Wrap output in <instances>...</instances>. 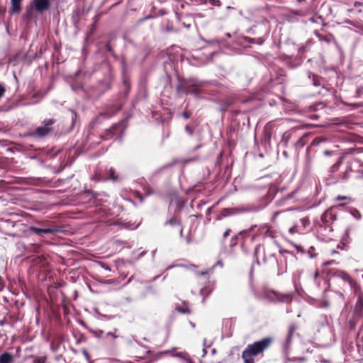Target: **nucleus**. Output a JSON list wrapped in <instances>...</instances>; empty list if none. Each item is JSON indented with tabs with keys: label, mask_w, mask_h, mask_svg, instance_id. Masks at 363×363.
<instances>
[{
	"label": "nucleus",
	"mask_w": 363,
	"mask_h": 363,
	"mask_svg": "<svg viewBox=\"0 0 363 363\" xmlns=\"http://www.w3.org/2000/svg\"><path fill=\"white\" fill-rule=\"evenodd\" d=\"M272 338L265 337L262 340L248 345L242 353V358L245 363H255L253 356L258 355L267 350L271 345Z\"/></svg>",
	"instance_id": "obj_1"
},
{
	"label": "nucleus",
	"mask_w": 363,
	"mask_h": 363,
	"mask_svg": "<svg viewBox=\"0 0 363 363\" xmlns=\"http://www.w3.org/2000/svg\"><path fill=\"white\" fill-rule=\"evenodd\" d=\"M55 123V120L50 118L45 119L42 123V125L38 127L35 131L30 133L31 136L42 138L47 135L50 131L52 130V125Z\"/></svg>",
	"instance_id": "obj_2"
},
{
	"label": "nucleus",
	"mask_w": 363,
	"mask_h": 363,
	"mask_svg": "<svg viewBox=\"0 0 363 363\" xmlns=\"http://www.w3.org/2000/svg\"><path fill=\"white\" fill-rule=\"evenodd\" d=\"M31 6L35 11L40 13L49 10L50 7V0H33Z\"/></svg>",
	"instance_id": "obj_3"
},
{
	"label": "nucleus",
	"mask_w": 363,
	"mask_h": 363,
	"mask_svg": "<svg viewBox=\"0 0 363 363\" xmlns=\"http://www.w3.org/2000/svg\"><path fill=\"white\" fill-rule=\"evenodd\" d=\"M29 231L37 235L43 236L44 234H50L59 232L60 229L57 227L40 228L35 226H30L29 228Z\"/></svg>",
	"instance_id": "obj_4"
},
{
	"label": "nucleus",
	"mask_w": 363,
	"mask_h": 363,
	"mask_svg": "<svg viewBox=\"0 0 363 363\" xmlns=\"http://www.w3.org/2000/svg\"><path fill=\"white\" fill-rule=\"evenodd\" d=\"M333 276L340 278L344 281L349 283L350 285L352 283V280L350 275L343 271H335L333 272Z\"/></svg>",
	"instance_id": "obj_5"
},
{
	"label": "nucleus",
	"mask_w": 363,
	"mask_h": 363,
	"mask_svg": "<svg viewBox=\"0 0 363 363\" xmlns=\"http://www.w3.org/2000/svg\"><path fill=\"white\" fill-rule=\"evenodd\" d=\"M296 326L294 324L291 325L289 328V333L286 340V343L284 345V350H287L289 345L291 342V338L293 335L294 334L295 331L296 330Z\"/></svg>",
	"instance_id": "obj_6"
},
{
	"label": "nucleus",
	"mask_w": 363,
	"mask_h": 363,
	"mask_svg": "<svg viewBox=\"0 0 363 363\" xmlns=\"http://www.w3.org/2000/svg\"><path fill=\"white\" fill-rule=\"evenodd\" d=\"M23 0H11V6L10 12L12 13H18L21 10V2Z\"/></svg>",
	"instance_id": "obj_7"
},
{
	"label": "nucleus",
	"mask_w": 363,
	"mask_h": 363,
	"mask_svg": "<svg viewBox=\"0 0 363 363\" xmlns=\"http://www.w3.org/2000/svg\"><path fill=\"white\" fill-rule=\"evenodd\" d=\"M14 357L9 352H4L0 355V363H13Z\"/></svg>",
	"instance_id": "obj_8"
},
{
	"label": "nucleus",
	"mask_w": 363,
	"mask_h": 363,
	"mask_svg": "<svg viewBox=\"0 0 363 363\" xmlns=\"http://www.w3.org/2000/svg\"><path fill=\"white\" fill-rule=\"evenodd\" d=\"M108 174L109 176L104 178V181H106V180H112L113 182L120 181V177H118V175H117L116 174L115 169L111 167L108 170Z\"/></svg>",
	"instance_id": "obj_9"
},
{
	"label": "nucleus",
	"mask_w": 363,
	"mask_h": 363,
	"mask_svg": "<svg viewBox=\"0 0 363 363\" xmlns=\"http://www.w3.org/2000/svg\"><path fill=\"white\" fill-rule=\"evenodd\" d=\"M278 301L284 303H290L292 300L290 294H276Z\"/></svg>",
	"instance_id": "obj_10"
},
{
	"label": "nucleus",
	"mask_w": 363,
	"mask_h": 363,
	"mask_svg": "<svg viewBox=\"0 0 363 363\" xmlns=\"http://www.w3.org/2000/svg\"><path fill=\"white\" fill-rule=\"evenodd\" d=\"M33 363H45L46 361V357L45 356H33Z\"/></svg>",
	"instance_id": "obj_11"
},
{
	"label": "nucleus",
	"mask_w": 363,
	"mask_h": 363,
	"mask_svg": "<svg viewBox=\"0 0 363 363\" xmlns=\"http://www.w3.org/2000/svg\"><path fill=\"white\" fill-rule=\"evenodd\" d=\"M340 164H341V162L339 161L337 162H336L335 164H334L331 168H330V172L333 173V172H337L338 169H339V167L340 166Z\"/></svg>",
	"instance_id": "obj_12"
},
{
	"label": "nucleus",
	"mask_w": 363,
	"mask_h": 363,
	"mask_svg": "<svg viewBox=\"0 0 363 363\" xmlns=\"http://www.w3.org/2000/svg\"><path fill=\"white\" fill-rule=\"evenodd\" d=\"M285 211H276L274 214H273V216L272 218V222L273 223H275L277 219L278 218L279 216L284 213Z\"/></svg>",
	"instance_id": "obj_13"
},
{
	"label": "nucleus",
	"mask_w": 363,
	"mask_h": 363,
	"mask_svg": "<svg viewBox=\"0 0 363 363\" xmlns=\"http://www.w3.org/2000/svg\"><path fill=\"white\" fill-rule=\"evenodd\" d=\"M211 5L212 6H220L221 3L219 0H210L209 1Z\"/></svg>",
	"instance_id": "obj_14"
},
{
	"label": "nucleus",
	"mask_w": 363,
	"mask_h": 363,
	"mask_svg": "<svg viewBox=\"0 0 363 363\" xmlns=\"http://www.w3.org/2000/svg\"><path fill=\"white\" fill-rule=\"evenodd\" d=\"M324 140H325V139H320V138H316L313 140L312 144L314 145H318L321 142H323Z\"/></svg>",
	"instance_id": "obj_15"
},
{
	"label": "nucleus",
	"mask_w": 363,
	"mask_h": 363,
	"mask_svg": "<svg viewBox=\"0 0 363 363\" xmlns=\"http://www.w3.org/2000/svg\"><path fill=\"white\" fill-rule=\"evenodd\" d=\"M178 311L182 313H184V314H189L190 313V311L187 308H177Z\"/></svg>",
	"instance_id": "obj_16"
},
{
	"label": "nucleus",
	"mask_w": 363,
	"mask_h": 363,
	"mask_svg": "<svg viewBox=\"0 0 363 363\" xmlns=\"http://www.w3.org/2000/svg\"><path fill=\"white\" fill-rule=\"evenodd\" d=\"M113 128L112 129L108 130L106 131V135L104 136V138L105 139H108L109 138V135H112L113 134Z\"/></svg>",
	"instance_id": "obj_17"
},
{
	"label": "nucleus",
	"mask_w": 363,
	"mask_h": 363,
	"mask_svg": "<svg viewBox=\"0 0 363 363\" xmlns=\"http://www.w3.org/2000/svg\"><path fill=\"white\" fill-rule=\"evenodd\" d=\"M185 130L189 133V135H191L193 134V130L188 125H186Z\"/></svg>",
	"instance_id": "obj_18"
},
{
	"label": "nucleus",
	"mask_w": 363,
	"mask_h": 363,
	"mask_svg": "<svg viewBox=\"0 0 363 363\" xmlns=\"http://www.w3.org/2000/svg\"><path fill=\"white\" fill-rule=\"evenodd\" d=\"M5 92V89L2 84H0V98L3 96Z\"/></svg>",
	"instance_id": "obj_19"
},
{
	"label": "nucleus",
	"mask_w": 363,
	"mask_h": 363,
	"mask_svg": "<svg viewBox=\"0 0 363 363\" xmlns=\"http://www.w3.org/2000/svg\"><path fill=\"white\" fill-rule=\"evenodd\" d=\"M182 116H183V117H184V118L188 119V118H190L191 114H190V113H187V112H186V111H184V112H183V113H182Z\"/></svg>",
	"instance_id": "obj_20"
},
{
	"label": "nucleus",
	"mask_w": 363,
	"mask_h": 363,
	"mask_svg": "<svg viewBox=\"0 0 363 363\" xmlns=\"http://www.w3.org/2000/svg\"><path fill=\"white\" fill-rule=\"evenodd\" d=\"M230 230L227 229L225 233H223V238L225 239L230 234Z\"/></svg>",
	"instance_id": "obj_21"
},
{
	"label": "nucleus",
	"mask_w": 363,
	"mask_h": 363,
	"mask_svg": "<svg viewBox=\"0 0 363 363\" xmlns=\"http://www.w3.org/2000/svg\"><path fill=\"white\" fill-rule=\"evenodd\" d=\"M350 170H351V169H350V168H349V169H348V170H347V171L345 172V173L344 174V175H343V177H342V179H347L348 178V172H349V171H350Z\"/></svg>",
	"instance_id": "obj_22"
},
{
	"label": "nucleus",
	"mask_w": 363,
	"mask_h": 363,
	"mask_svg": "<svg viewBox=\"0 0 363 363\" xmlns=\"http://www.w3.org/2000/svg\"><path fill=\"white\" fill-rule=\"evenodd\" d=\"M313 279L314 280H316L317 278L319 277V272L318 271H315L314 273H313Z\"/></svg>",
	"instance_id": "obj_23"
},
{
	"label": "nucleus",
	"mask_w": 363,
	"mask_h": 363,
	"mask_svg": "<svg viewBox=\"0 0 363 363\" xmlns=\"http://www.w3.org/2000/svg\"><path fill=\"white\" fill-rule=\"evenodd\" d=\"M347 198L346 196H338L337 198H336V200H345V199H347Z\"/></svg>",
	"instance_id": "obj_24"
},
{
	"label": "nucleus",
	"mask_w": 363,
	"mask_h": 363,
	"mask_svg": "<svg viewBox=\"0 0 363 363\" xmlns=\"http://www.w3.org/2000/svg\"><path fill=\"white\" fill-rule=\"evenodd\" d=\"M228 211H229V209H227V208L223 209V216H228V215H229Z\"/></svg>",
	"instance_id": "obj_25"
},
{
	"label": "nucleus",
	"mask_w": 363,
	"mask_h": 363,
	"mask_svg": "<svg viewBox=\"0 0 363 363\" xmlns=\"http://www.w3.org/2000/svg\"><path fill=\"white\" fill-rule=\"evenodd\" d=\"M295 232H296V228H295L294 227L291 228L289 229V233H290L291 234H294Z\"/></svg>",
	"instance_id": "obj_26"
},
{
	"label": "nucleus",
	"mask_w": 363,
	"mask_h": 363,
	"mask_svg": "<svg viewBox=\"0 0 363 363\" xmlns=\"http://www.w3.org/2000/svg\"><path fill=\"white\" fill-rule=\"evenodd\" d=\"M107 336H111V337H112L113 338H116V337H117L116 335H114L113 333H107Z\"/></svg>",
	"instance_id": "obj_27"
},
{
	"label": "nucleus",
	"mask_w": 363,
	"mask_h": 363,
	"mask_svg": "<svg viewBox=\"0 0 363 363\" xmlns=\"http://www.w3.org/2000/svg\"><path fill=\"white\" fill-rule=\"evenodd\" d=\"M216 265H218V266H220V267H223V263L220 260V261H218L216 264Z\"/></svg>",
	"instance_id": "obj_28"
},
{
	"label": "nucleus",
	"mask_w": 363,
	"mask_h": 363,
	"mask_svg": "<svg viewBox=\"0 0 363 363\" xmlns=\"http://www.w3.org/2000/svg\"><path fill=\"white\" fill-rule=\"evenodd\" d=\"M83 353L85 355L86 358L89 359V354H88V352L86 351H84Z\"/></svg>",
	"instance_id": "obj_29"
},
{
	"label": "nucleus",
	"mask_w": 363,
	"mask_h": 363,
	"mask_svg": "<svg viewBox=\"0 0 363 363\" xmlns=\"http://www.w3.org/2000/svg\"><path fill=\"white\" fill-rule=\"evenodd\" d=\"M203 356H205V355L206 354L207 351H206V348H203Z\"/></svg>",
	"instance_id": "obj_30"
},
{
	"label": "nucleus",
	"mask_w": 363,
	"mask_h": 363,
	"mask_svg": "<svg viewBox=\"0 0 363 363\" xmlns=\"http://www.w3.org/2000/svg\"><path fill=\"white\" fill-rule=\"evenodd\" d=\"M203 291H204V289H201L200 290V294H201V295H203Z\"/></svg>",
	"instance_id": "obj_31"
},
{
	"label": "nucleus",
	"mask_w": 363,
	"mask_h": 363,
	"mask_svg": "<svg viewBox=\"0 0 363 363\" xmlns=\"http://www.w3.org/2000/svg\"><path fill=\"white\" fill-rule=\"evenodd\" d=\"M190 325H191L192 328H195V324L192 322H190Z\"/></svg>",
	"instance_id": "obj_32"
},
{
	"label": "nucleus",
	"mask_w": 363,
	"mask_h": 363,
	"mask_svg": "<svg viewBox=\"0 0 363 363\" xmlns=\"http://www.w3.org/2000/svg\"><path fill=\"white\" fill-rule=\"evenodd\" d=\"M283 137H284V138H286V140H288V139H289V136H286V134H284V135H283Z\"/></svg>",
	"instance_id": "obj_33"
},
{
	"label": "nucleus",
	"mask_w": 363,
	"mask_h": 363,
	"mask_svg": "<svg viewBox=\"0 0 363 363\" xmlns=\"http://www.w3.org/2000/svg\"><path fill=\"white\" fill-rule=\"evenodd\" d=\"M203 345L205 346L206 344V339L203 340Z\"/></svg>",
	"instance_id": "obj_34"
},
{
	"label": "nucleus",
	"mask_w": 363,
	"mask_h": 363,
	"mask_svg": "<svg viewBox=\"0 0 363 363\" xmlns=\"http://www.w3.org/2000/svg\"><path fill=\"white\" fill-rule=\"evenodd\" d=\"M226 36H227L228 38H230V37H231V35H230V33H226Z\"/></svg>",
	"instance_id": "obj_35"
},
{
	"label": "nucleus",
	"mask_w": 363,
	"mask_h": 363,
	"mask_svg": "<svg viewBox=\"0 0 363 363\" xmlns=\"http://www.w3.org/2000/svg\"><path fill=\"white\" fill-rule=\"evenodd\" d=\"M250 43H254V39H249L248 40Z\"/></svg>",
	"instance_id": "obj_36"
},
{
	"label": "nucleus",
	"mask_w": 363,
	"mask_h": 363,
	"mask_svg": "<svg viewBox=\"0 0 363 363\" xmlns=\"http://www.w3.org/2000/svg\"><path fill=\"white\" fill-rule=\"evenodd\" d=\"M302 221H303V222H306V221H308V220H307V219H306V218H303V219L302 220Z\"/></svg>",
	"instance_id": "obj_37"
},
{
	"label": "nucleus",
	"mask_w": 363,
	"mask_h": 363,
	"mask_svg": "<svg viewBox=\"0 0 363 363\" xmlns=\"http://www.w3.org/2000/svg\"><path fill=\"white\" fill-rule=\"evenodd\" d=\"M168 223H170V224H172V220H169L168 221Z\"/></svg>",
	"instance_id": "obj_38"
},
{
	"label": "nucleus",
	"mask_w": 363,
	"mask_h": 363,
	"mask_svg": "<svg viewBox=\"0 0 363 363\" xmlns=\"http://www.w3.org/2000/svg\"><path fill=\"white\" fill-rule=\"evenodd\" d=\"M50 348L54 350V347L52 346V345H50Z\"/></svg>",
	"instance_id": "obj_39"
},
{
	"label": "nucleus",
	"mask_w": 363,
	"mask_h": 363,
	"mask_svg": "<svg viewBox=\"0 0 363 363\" xmlns=\"http://www.w3.org/2000/svg\"><path fill=\"white\" fill-rule=\"evenodd\" d=\"M140 359V357H136V360H137V361H138Z\"/></svg>",
	"instance_id": "obj_40"
},
{
	"label": "nucleus",
	"mask_w": 363,
	"mask_h": 363,
	"mask_svg": "<svg viewBox=\"0 0 363 363\" xmlns=\"http://www.w3.org/2000/svg\"><path fill=\"white\" fill-rule=\"evenodd\" d=\"M325 153L326 155H329V152H328V151H325Z\"/></svg>",
	"instance_id": "obj_41"
},
{
	"label": "nucleus",
	"mask_w": 363,
	"mask_h": 363,
	"mask_svg": "<svg viewBox=\"0 0 363 363\" xmlns=\"http://www.w3.org/2000/svg\"><path fill=\"white\" fill-rule=\"evenodd\" d=\"M101 116H106V114H103V113H101Z\"/></svg>",
	"instance_id": "obj_42"
}]
</instances>
